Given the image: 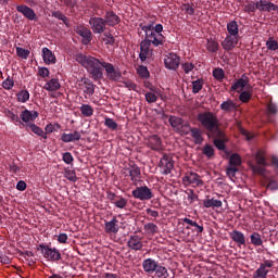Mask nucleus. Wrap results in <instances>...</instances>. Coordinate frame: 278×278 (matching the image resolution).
I'll list each match as a JSON object with an SVG mask.
<instances>
[{"mask_svg": "<svg viewBox=\"0 0 278 278\" xmlns=\"http://www.w3.org/2000/svg\"><path fill=\"white\" fill-rule=\"evenodd\" d=\"M5 116L7 118H10L11 123L14 124L15 127L26 129V131H29L30 129L33 134H36V136L47 140V132L34 124L36 118L40 116L38 111H29L25 106H17L16 109L5 111Z\"/></svg>", "mask_w": 278, "mask_h": 278, "instance_id": "obj_1", "label": "nucleus"}, {"mask_svg": "<svg viewBox=\"0 0 278 278\" xmlns=\"http://www.w3.org/2000/svg\"><path fill=\"white\" fill-rule=\"evenodd\" d=\"M76 62H78V64H81V66L87 68V71L91 75L92 79H94V81L103 79V68H101V64H103L104 61H100L94 56L86 55L84 53H77Z\"/></svg>", "mask_w": 278, "mask_h": 278, "instance_id": "obj_2", "label": "nucleus"}, {"mask_svg": "<svg viewBox=\"0 0 278 278\" xmlns=\"http://www.w3.org/2000/svg\"><path fill=\"white\" fill-rule=\"evenodd\" d=\"M198 122L202 125L203 129L207 131V136L215 134L220 137V122L218 115L212 111H202L197 115Z\"/></svg>", "mask_w": 278, "mask_h": 278, "instance_id": "obj_3", "label": "nucleus"}, {"mask_svg": "<svg viewBox=\"0 0 278 278\" xmlns=\"http://www.w3.org/2000/svg\"><path fill=\"white\" fill-rule=\"evenodd\" d=\"M142 268L148 275H153V273H155L156 277L159 278L170 277V274H168V269L165 266H162L160 262L155 261V258L143 260Z\"/></svg>", "mask_w": 278, "mask_h": 278, "instance_id": "obj_4", "label": "nucleus"}, {"mask_svg": "<svg viewBox=\"0 0 278 278\" xmlns=\"http://www.w3.org/2000/svg\"><path fill=\"white\" fill-rule=\"evenodd\" d=\"M38 251H40L43 257L50 262H60V260H62L60 251H58V249H51L49 245L40 244Z\"/></svg>", "mask_w": 278, "mask_h": 278, "instance_id": "obj_5", "label": "nucleus"}, {"mask_svg": "<svg viewBox=\"0 0 278 278\" xmlns=\"http://www.w3.org/2000/svg\"><path fill=\"white\" fill-rule=\"evenodd\" d=\"M134 199H138V201H151L153 199V191L151 188L147 186L137 187L131 191Z\"/></svg>", "mask_w": 278, "mask_h": 278, "instance_id": "obj_6", "label": "nucleus"}, {"mask_svg": "<svg viewBox=\"0 0 278 278\" xmlns=\"http://www.w3.org/2000/svg\"><path fill=\"white\" fill-rule=\"evenodd\" d=\"M101 66H103L109 81H121V77H123V74L121 73V70L114 67V64L103 62L101 63Z\"/></svg>", "mask_w": 278, "mask_h": 278, "instance_id": "obj_7", "label": "nucleus"}, {"mask_svg": "<svg viewBox=\"0 0 278 278\" xmlns=\"http://www.w3.org/2000/svg\"><path fill=\"white\" fill-rule=\"evenodd\" d=\"M164 64L165 68H167L168 71H177V68H179V66L181 65V56L177 55V53L170 52L165 55Z\"/></svg>", "mask_w": 278, "mask_h": 278, "instance_id": "obj_8", "label": "nucleus"}, {"mask_svg": "<svg viewBox=\"0 0 278 278\" xmlns=\"http://www.w3.org/2000/svg\"><path fill=\"white\" fill-rule=\"evenodd\" d=\"M168 121H169V125H170V127H173L174 131H176V134H180L181 136H184V131H186L187 125H190L189 122H184V118L177 117L175 115H170Z\"/></svg>", "mask_w": 278, "mask_h": 278, "instance_id": "obj_9", "label": "nucleus"}, {"mask_svg": "<svg viewBox=\"0 0 278 278\" xmlns=\"http://www.w3.org/2000/svg\"><path fill=\"white\" fill-rule=\"evenodd\" d=\"M89 25L94 34H103L108 27L103 17L92 16L89 18Z\"/></svg>", "mask_w": 278, "mask_h": 278, "instance_id": "obj_10", "label": "nucleus"}, {"mask_svg": "<svg viewBox=\"0 0 278 278\" xmlns=\"http://www.w3.org/2000/svg\"><path fill=\"white\" fill-rule=\"evenodd\" d=\"M160 168L163 169V175H170V173H173V169L175 168V162L173 161V156L164 154L160 161Z\"/></svg>", "mask_w": 278, "mask_h": 278, "instance_id": "obj_11", "label": "nucleus"}, {"mask_svg": "<svg viewBox=\"0 0 278 278\" xmlns=\"http://www.w3.org/2000/svg\"><path fill=\"white\" fill-rule=\"evenodd\" d=\"M146 34V39L143 40H149L153 45V47H162L164 45V40L166 37L164 35H156L155 30H148L144 31Z\"/></svg>", "mask_w": 278, "mask_h": 278, "instance_id": "obj_12", "label": "nucleus"}, {"mask_svg": "<svg viewBox=\"0 0 278 278\" xmlns=\"http://www.w3.org/2000/svg\"><path fill=\"white\" fill-rule=\"evenodd\" d=\"M191 134V138H193L195 144H201L203 142V134L200 128L192 127L189 125L186 126V130H184V136H188Z\"/></svg>", "mask_w": 278, "mask_h": 278, "instance_id": "obj_13", "label": "nucleus"}, {"mask_svg": "<svg viewBox=\"0 0 278 278\" xmlns=\"http://www.w3.org/2000/svg\"><path fill=\"white\" fill-rule=\"evenodd\" d=\"M220 137H218L216 132H213L212 135H208V138H213V143L218 151H225V149H227V146L225 144V142H227V137L223 129H220Z\"/></svg>", "mask_w": 278, "mask_h": 278, "instance_id": "obj_14", "label": "nucleus"}, {"mask_svg": "<svg viewBox=\"0 0 278 278\" xmlns=\"http://www.w3.org/2000/svg\"><path fill=\"white\" fill-rule=\"evenodd\" d=\"M258 12H278V5L270 2V0L256 1Z\"/></svg>", "mask_w": 278, "mask_h": 278, "instance_id": "obj_15", "label": "nucleus"}, {"mask_svg": "<svg viewBox=\"0 0 278 278\" xmlns=\"http://www.w3.org/2000/svg\"><path fill=\"white\" fill-rule=\"evenodd\" d=\"M103 20L108 27H116L121 23V16L114 11H105Z\"/></svg>", "mask_w": 278, "mask_h": 278, "instance_id": "obj_16", "label": "nucleus"}, {"mask_svg": "<svg viewBox=\"0 0 278 278\" xmlns=\"http://www.w3.org/2000/svg\"><path fill=\"white\" fill-rule=\"evenodd\" d=\"M16 11L20 12V14H23V16H25V18H28V21H38L36 11H34V9H31L25 4L17 5Z\"/></svg>", "mask_w": 278, "mask_h": 278, "instance_id": "obj_17", "label": "nucleus"}, {"mask_svg": "<svg viewBox=\"0 0 278 278\" xmlns=\"http://www.w3.org/2000/svg\"><path fill=\"white\" fill-rule=\"evenodd\" d=\"M80 90H83L85 99H88V97H92L94 94V83L92 80L85 78L83 79V83L79 84Z\"/></svg>", "mask_w": 278, "mask_h": 278, "instance_id": "obj_18", "label": "nucleus"}, {"mask_svg": "<svg viewBox=\"0 0 278 278\" xmlns=\"http://www.w3.org/2000/svg\"><path fill=\"white\" fill-rule=\"evenodd\" d=\"M244 88H248L249 90L252 87L251 85H249V77L242 75L241 78L233 83V85L231 86V90H233L235 92H242V89Z\"/></svg>", "mask_w": 278, "mask_h": 278, "instance_id": "obj_19", "label": "nucleus"}, {"mask_svg": "<svg viewBox=\"0 0 278 278\" xmlns=\"http://www.w3.org/2000/svg\"><path fill=\"white\" fill-rule=\"evenodd\" d=\"M127 247L132 251H142L144 244L142 243V238H140V236L132 235L127 241Z\"/></svg>", "mask_w": 278, "mask_h": 278, "instance_id": "obj_20", "label": "nucleus"}, {"mask_svg": "<svg viewBox=\"0 0 278 278\" xmlns=\"http://www.w3.org/2000/svg\"><path fill=\"white\" fill-rule=\"evenodd\" d=\"M76 34L81 36L83 45H90V42H92V31L89 28L85 26H78L76 28Z\"/></svg>", "mask_w": 278, "mask_h": 278, "instance_id": "obj_21", "label": "nucleus"}, {"mask_svg": "<svg viewBox=\"0 0 278 278\" xmlns=\"http://www.w3.org/2000/svg\"><path fill=\"white\" fill-rule=\"evenodd\" d=\"M238 45V37L227 35L226 38L222 41V47L224 51H233Z\"/></svg>", "mask_w": 278, "mask_h": 278, "instance_id": "obj_22", "label": "nucleus"}, {"mask_svg": "<svg viewBox=\"0 0 278 278\" xmlns=\"http://www.w3.org/2000/svg\"><path fill=\"white\" fill-rule=\"evenodd\" d=\"M147 147L152 151H162V139L157 135L150 136L147 140Z\"/></svg>", "mask_w": 278, "mask_h": 278, "instance_id": "obj_23", "label": "nucleus"}, {"mask_svg": "<svg viewBox=\"0 0 278 278\" xmlns=\"http://www.w3.org/2000/svg\"><path fill=\"white\" fill-rule=\"evenodd\" d=\"M128 175L134 186H138V182L140 181V179H142V173L140 172V167H138V165H132L128 169Z\"/></svg>", "mask_w": 278, "mask_h": 278, "instance_id": "obj_24", "label": "nucleus"}, {"mask_svg": "<svg viewBox=\"0 0 278 278\" xmlns=\"http://www.w3.org/2000/svg\"><path fill=\"white\" fill-rule=\"evenodd\" d=\"M151 45H153L149 40H142L140 42V53H139V59L141 62H147V58L149 56V51L151 49Z\"/></svg>", "mask_w": 278, "mask_h": 278, "instance_id": "obj_25", "label": "nucleus"}, {"mask_svg": "<svg viewBox=\"0 0 278 278\" xmlns=\"http://www.w3.org/2000/svg\"><path fill=\"white\" fill-rule=\"evenodd\" d=\"M62 142L68 143V142H77V140H81V132L75 130L71 134H62L61 135Z\"/></svg>", "mask_w": 278, "mask_h": 278, "instance_id": "obj_26", "label": "nucleus"}, {"mask_svg": "<svg viewBox=\"0 0 278 278\" xmlns=\"http://www.w3.org/2000/svg\"><path fill=\"white\" fill-rule=\"evenodd\" d=\"M185 179L191 184L192 186L201 187L203 186V180H201V176L199 174L189 172L186 174Z\"/></svg>", "mask_w": 278, "mask_h": 278, "instance_id": "obj_27", "label": "nucleus"}, {"mask_svg": "<svg viewBox=\"0 0 278 278\" xmlns=\"http://www.w3.org/2000/svg\"><path fill=\"white\" fill-rule=\"evenodd\" d=\"M229 236H230L231 240H233V242L239 244V247L247 244V238L244 237V233L242 231L232 230L229 233Z\"/></svg>", "mask_w": 278, "mask_h": 278, "instance_id": "obj_28", "label": "nucleus"}, {"mask_svg": "<svg viewBox=\"0 0 278 278\" xmlns=\"http://www.w3.org/2000/svg\"><path fill=\"white\" fill-rule=\"evenodd\" d=\"M118 219H116V217H113L112 220L105 222L104 224L105 233H118Z\"/></svg>", "mask_w": 278, "mask_h": 278, "instance_id": "obj_29", "label": "nucleus"}, {"mask_svg": "<svg viewBox=\"0 0 278 278\" xmlns=\"http://www.w3.org/2000/svg\"><path fill=\"white\" fill-rule=\"evenodd\" d=\"M60 88H62V85H60V79L58 78H51L43 86V89L48 92H56V90H60Z\"/></svg>", "mask_w": 278, "mask_h": 278, "instance_id": "obj_30", "label": "nucleus"}, {"mask_svg": "<svg viewBox=\"0 0 278 278\" xmlns=\"http://www.w3.org/2000/svg\"><path fill=\"white\" fill-rule=\"evenodd\" d=\"M220 110L223 112H226L227 114H229V113L236 112L238 110V104H236V102H233V100L228 99L220 104Z\"/></svg>", "mask_w": 278, "mask_h": 278, "instance_id": "obj_31", "label": "nucleus"}, {"mask_svg": "<svg viewBox=\"0 0 278 278\" xmlns=\"http://www.w3.org/2000/svg\"><path fill=\"white\" fill-rule=\"evenodd\" d=\"M42 58L45 64H55L56 62L55 54L49 48H42Z\"/></svg>", "mask_w": 278, "mask_h": 278, "instance_id": "obj_32", "label": "nucleus"}, {"mask_svg": "<svg viewBox=\"0 0 278 278\" xmlns=\"http://www.w3.org/2000/svg\"><path fill=\"white\" fill-rule=\"evenodd\" d=\"M182 223H186L190 227H194L193 231H195V233H203V231H204V228L202 225H199L197 222H194L188 217L182 218Z\"/></svg>", "mask_w": 278, "mask_h": 278, "instance_id": "obj_33", "label": "nucleus"}, {"mask_svg": "<svg viewBox=\"0 0 278 278\" xmlns=\"http://www.w3.org/2000/svg\"><path fill=\"white\" fill-rule=\"evenodd\" d=\"M227 31L228 36H233L238 38L239 29H238V22L231 21L230 23L227 24Z\"/></svg>", "mask_w": 278, "mask_h": 278, "instance_id": "obj_34", "label": "nucleus"}, {"mask_svg": "<svg viewBox=\"0 0 278 278\" xmlns=\"http://www.w3.org/2000/svg\"><path fill=\"white\" fill-rule=\"evenodd\" d=\"M137 75L141 79H149L151 77V73L149 72V68L144 65H138L137 67Z\"/></svg>", "mask_w": 278, "mask_h": 278, "instance_id": "obj_35", "label": "nucleus"}, {"mask_svg": "<svg viewBox=\"0 0 278 278\" xmlns=\"http://www.w3.org/2000/svg\"><path fill=\"white\" fill-rule=\"evenodd\" d=\"M203 205L206 208H210V207H223V201L215 200V199H207V200L203 201Z\"/></svg>", "mask_w": 278, "mask_h": 278, "instance_id": "obj_36", "label": "nucleus"}, {"mask_svg": "<svg viewBox=\"0 0 278 278\" xmlns=\"http://www.w3.org/2000/svg\"><path fill=\"white\" fill-rule=\"evenodd\" d=\"M250 240L254 247H262L264 244V241L262 240V235H260V232H253L250 236Z\"/></svg>", "mask_w": 278, "mask_h": 278, "instance_id": "obj_37", "label": "nucleus"}, {"mask_svg": "<svg viewBox=\"0 0 278 278\" xmlns=\"http://www.w3.org/2000/svg\"><path fill=\"white\" fill-rule=\"evenodd\" d=\"M219 45L218 41L214 40V39H207L206 42V49L207 51H210V53H216L219 49Z\"/></svg>", "mask_w": 278, "mask_h": 278, "instance_id": "obj_38", "label": "nucleus"}, {"mask_svg": "<svg viewBox=\"0 0 278 278\" xmlns=\"http://www.w3.org/2000/svg\"><path fill=\"white\" fill-rule=\"evenodd\" d=\"M16 97L20 103H27L29 101V91L27 89H23L16 93Z\"/></svg>", "mask_w": 278, "mask_h": 278, "instance_id": "obj_39", "label": "nucleus"}, {"mask_svg": "<svg viewBox=\"0 0 278 278\" xmlns=\"http://www.w3.org/2000/svg\"><path fill=\"white\" fill-rule=\"evenodd\" d=\"M80 112H81L83 116L90 118V116H92V114H94V109H92V106L90 104H83L80 106Z\"/></svg>", "mask_w": 278, "mask_h": 278, "instance_id": "obj_40", "label": "nucleus"}, {"mask_svg": "<svg viewBox=\"0 0 278 278\" xmlns=\"http://www.w3.org/2000/svg\"><path fill=\"white\" fill-rule=\"evenodd\" d=\"M268 273V269H265L264 266L260 265V267L254 271L253 278H267Z\"/></svg>", "mask_w": 278, "mask_h": 278, "instance_id": "obj_41", "label": "nucleus"}, {"mask_svg": "<svg viewBox=\"0 0 278 278\" xmlns=\"http://www.w3.org/2000/svg\"><path fill=\"white\" fill-rule=\"evenodd\" d=\"M229 164L230 166H235V168H238V166L242 164V157H240V154L238 153L231 154Z\"/></svg>", "mask_w": 278, "mask_h": 278, "instance_id": "obj_42", "label": "nucleus"}, {"mask_svg": "<svg viewBox=\"0 0 278 278\" xmlns=\"http://www.w3.org/2000/svg\"><path fill=\"white\" fill-rule=\"evenodd\" d=\"M144 231H147V233H149L150 236H155V233H157L159 228L157 225L153 224V223H148L143 226Z\"/></svg>", "mask_w": 278, "mask_h": 278, "instance_id": "obj_43", "label": "nucleus"}, {"mask_svg": "<svg viewBox=\"0 0 278 278\" xmlns=\"http://www.w3.org/2000/svg\"><path fill=\"white\" fill-rule=\"evenodd\" d=\"M203 90V79H197L192 81V92L193 94H199Z\"/></svg>", "mask_w": 278, "mask_h": 278, "instance_id": "obj_44", "label": "nucleus"}, {"mask_svg": "<svg viewBox=\"0 0 278 278\" xmlns=\"http://www.w3.org/2000/svg\"><path fill=\"white\" fill-rule=\"evenodd\" d=\"M127 199L123 198V195H118L113 205H115V207H118L119 210H125V207H127Z\"/></svg>", "mask_w": 278, "mask_h": 278, "instance_id": "obj_45", "label": "nucleus"}, {"mask_svg": "<svg viewBox=\"0 0 278 278\" xmlns=\"http://www.w3.org/2000/svg\"><path fill=\"white\" fill-rule=\"evenodd\" d=\"M256 164L261 166H268V163L266 162V155L264 152L258 151L255 155Z\"/></svg>", "mask_w": 278, "mask_h": 278, "instance_id": "obj_46", "label": "nucleus"}, {"mask_svg": "<svg viewBox=\"0 0 278 278\" xmlns=\"http://www.w3.org/2000/svg\"><path fill=\"white\" fill-rule=\"evenodd\" d=\"M266 48L268 51H277L278 50V42L275 38L269 37L266 41Z\"/></svg>", "mask_w": 278, "mask_h": 278, "instance_id": "obj_47", "label": "nucleus"}, {"mask_svg": "<svg viewBox=\"0 0 278 278\" xmlns=\"http://www.w3.org/2000/svg\"><path fill=\"white\" fill-rule=\"evenodd\" d=\"M52 16L54 18H58L59 21H62L64 23V25H66V27H68V17H66V15H64V13H62L61 11H54V12H52Z\"/></svg>", "mask_w": 278, "mask_h": 278, "instance_id": "obj_48", "label": "nucleus"}, {"mask_svg": "<svg viewBox=\"0 0 278 278\" xmlns=\"http://www.w3.org/2000/svg\"><path fill=\"white\" fill-rule=\"evenodd\" d=\"M157 97H160V94L155 93V91H148L146 93V101L147 103H157Z\"/></svg>", "mask_w": 278, "mask_h": 278, "instance_id": "obj_49", "label": "nucleus"}, {"mask_svg": "<svg viewBox=\"0 0 278 278\" xmlns=\"http://www.w3.org/2000/svg\"><path fill=\"white\" fill-rule=\"evenodd\" d=\"M104 125L109 129H112V131H116L118 129V124L114 119H112L110 117H106L104 119Z\"/></svg>", "mask_w": 278, "mask_h": 278, "instance_id": "obj_50", "label": "nucleus"}, {"mask_svg": "<svg viewBox=\"0 0 278 278\" xmlns=\"http://www.w3.org/2000/svg\"><path fill=\"white\" fill-rule=\"evenodd\" d=\"M202 153L203 155L208 157V160H211V157H214V147L211 144H205L202 149Z\"/></svg>", "mask_w": 278, "mask_h": 278, "instance_id": "obj_51", "label": "nucleus"}, {"mask_svg": "<svg viewBox=\"0 0 278 278\" xmlns=\"http://www.w3.org/2000/svg\"><path fill=\"white\" fill-rule=\"evenodd\" d=\"M29 50L25 48L17 47L16 48V55L17 58H21L22 60H27L29 58Z\"/></svg>", "mask_w": 278, "mask_h": 278, "instance_id": "obj_52", "label": "nucleus"}, {"mask_svg": "<svg viewBox=\"0 0 278 278\" xmlns=\"http://www.w3.org/2000/svg\"><path fill=\"white\" fill-rule=\"evenodd\" d=\"M244 12H248V14L257 12V2L251 1L249 4H245Z\"/></svg>", "mask_w": 278, "mask_h": 278, "instance_id": "obj_53", "label": "nucleus"}, {"mask_svg": "<svg viewBox=\"0 0 278 278\" xmlns=\"http://www.w3.org/2000/svg\"><path fill=\"white\" fill-rule=\"evenodd\" d=\"M46 135L47 134H53V131H58L59 129H62V126L58 123L55 124H48L46 127Z\"/></svg>", "mask_w": 278, "mask_h": 278, "instance_id": "obj_54", "label": "nucleus"}, {"mask_svg": "<svg viewBox=\"0 0 278 278\" xmlns=\"http://www.w3.org/2000/svg\"><path fill=\"white\" fill-rule=\"evenodd\" d=\"M252 170L253 173H255V175H261L262 177L266 175V168L264 167V165H253Z\"/></svg>", "mask_w": 278, "mask_h": 278, "instance_id": "obj_55", "label": "nucleus"}, {"mask_svg": "<svg viewBox=\"0 0 278 278\" xmlns=\"http://www.w3.org/2000/svg\"><path fill=\"white\" fill-rule=\"evenodd\" d=\"M181 68L186 75H190L194 71V64L190 62L181 63Z\"/></svg>", "mask_w": 278, "mask_h": 278, "instance_id": "obj_56", "label": "nucleus"}, {"mask_svg": "<svg viewBox=\"0 0 278 278\" xmlns=\"http://www.w3.org/2000/svg\"><path fill=\"white\" fill-rule=\"evenodd\" d=\"M124 88H128V90H134L135 92H138V85L131 80H123L122 81Z\"/></svg>", "mask_w": 278, "mask_h": 278, "instance_id": "obj_57", "label": "nucleus"}, {"mask_svg": "<svg viewBox=\"0 0 278 278\" xmlns=\"http://www.w3.org/2000/svg\"><path fill=\"white\" fill-rule=\"evenodd\" d=\"M251 91H241L239 100L241 101V103H249V101H251Z\"/></svg>", "mask_w": 278, "mask_h": 278, "instance_id": "obj_58", "label": "nucleus"}, {"mask_svg": "<svg viewBox=\"0 0 278 278\" xmlns=\"http://www.w3.org/2000/svg\"><path fill=\"white\" fill-rule=\"evenodd\" d=\"M26 3H29L31 8H45L47 0H26Z\"/></svg>", "mask_w": 278, "mask_h": 278, "instance_id": "obj_59", "label": "nucleus"}, {"mask_svg": "<svg viewBox=\"0 0 278 278\" xmlns=\"http://www.w3.org/2000/svg\"><path fill=\"white\" fill-rule=\"evenodd\" d=\"M64 177L67 178L68 181H77V174L75 173V170L66 169Z\"/></svg>", "mask_w": 278, "mask_h": 278, "instance_id": "obj_60", "label": "nucleus"}, {"mask_svg": "<svg viewBox=\"0 0 278 278\" xmlns=\"http://www.w3.org/2000/svg\"><path fill=\"white\" fill-rule=\"evenodd\" d=\"M2 88H4V90H12V88H14V79L8 76V78L2 83Z\"/></svg>", "mask_w": 278, "mask_h": 278, "instance_id": "obj_61", "label": "nucleus"}, {"mask_svg": "<svg viewBox=\"0 0 278 278\" xmlns=\"http://www.w3.org/2000/svg\"><path fill=\"white\" fill-rule=\"evenodd\" d=\"M213 77L219 81L225 79V71H223V68H215L213 71Z\"/></svg>", "mask_w": 278, "mask_h": 278, "instance_id": "obj_62", "label": "nucleus"}, {"mask_svg": "<svg viewBox=\"0 0 278 278\" xmlns=\"http://www.w3.org/2000/svg\"><path fill=\"white\" fill-rule=\"evenodd\" d=\"M103 36L105 37L103 39L105 45H114V42H116V39H114V36H112V34L104 33Z\"/></svg>", "mask_w": 278, "mask_h": 278, "instance_id": "obj_63", "label": "nucleus"}, {"mask_svg": "<svg viewBox=\"0 0 278 278\" xmlns=\"http://www.w3.org/2000/svg\"><path fill=\"white\" fill-rule=\"evenodd\" d=\"M74 160L75 159L73 157V154L71 152L63 153V162H65V164H73Z\"/></svg>", "mask_w": 278, "mask_h": 278, "instance_id": "obj_64", "label": "nucleus"}]
</instances>
